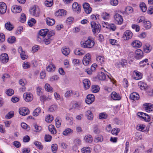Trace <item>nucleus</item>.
Here are the masks:
<instances>
[{
  "label": "nucleus",
  "instance_id": "obj_27",
  "mask_svg": "<svg viewBox=\"0 0 153 153\" xmlns=\"http://www.w3.org/2000/svg\"><path fill=\"white\" fill-rule=\"evenodd\" d=\"M85 115L88 120H92L93 115L91 111H87L85 113Z\"/></svg>",
  "mask_w": 153,
  "mask_h": 153
},
{
  "label": "nucleus",
  "instance_id": "obj_34",
  "mask_svg": "<svg viewBox=\"0 0 153 153\" xmlns=\"http://www.w3.org/2000/svg\"><path fill=\"white\" fill-rule=\"evenodd\" d=\"M74 53L76 55L81 56L85 54V52L82 50L77 49L75 51Z\"/></svg>",
  "mask_w": 153,
  "mask_h": 153
},
{
  "label": "nucleus",
  "instance_id": "obj_47",
  "mask_svg": "<svg viewBox=\"0 0 153 153\" xmlns=\"http://www.w3.org/2000/svg\"><path fill=\"white\" fill-rule=\"evenodd\" d=\"M26 17L25 14L24 13H22L21 14L20 18V21L21 22L24 23L26 20Z\"/></svg>",
  "mask_w": 153,
  "mask_h": 153
},
{
  "label": "nucleus",
  "instance_id": "obj_10",
  "mask_svg": "<svg viewBox=\"0 0 153 153\" xmlns=\"http://www.w3.org/2000/svg\"><path fill=\"white\" fill-rule=\"evenodd\" d=\"M83 8L87 14H89L92 11L91 7H90L89 4L87 3H85L83 4Z\"/></svg>",
  "mask_w": 153,
  "mask_h": 153
},
{
  "label": "nucleus",
  "instance_id": "obj_37",
  "mask_svg": "<svg viewBox=\"0 0 153 153\" xmlns=\"http://www.w3.org/2000/svg\"><path fill=\"white\" fill-rule=\"evenodd\" d=\"M100 88L97 85H92L91 86V91L94 93L98 92Z\"/></svg>",
  "mask_w": 153,
  "mask_h": 153
},
{
  "label": "nucleus",
  "instance_id": "obj_57",
  "mask_svg": "<svg viewBox=\"0 0 153 153\" xmlns=\"http://www.w3.org/2000/svg\"><path fill=\"white\" fill-rule=\"evenodd\" d=\"M146 20L145 19V18L143 16H141L139 17L137 19V22L138 23L142 22L143 24L144 23V22Z\"/></svg>",
  "mask_w": 153,
  "mask_h": 153
},
{
  "label": "nucleus",
  "instance_id": "obj_63",
  "mask_svg": "<svg viewBox=\"0 0 153 153\" xmlns=\"http://www.w3.org/2000/svg\"><path fill=\"white\" fill-rule=\"evenodd\" d=\"M52 137L49 135H45V140L46 142L50 141L51 140Z\"/></svg>",
  "mask_w": 153,
  "mask_h": 153
},
{
  "label": "nucleus",
  "instance_id": "obj_54",
  "mask_svg": "<svg viewBox=\"0 0 153 153\" xmlns=\"http://www.w3.org/2000/svg\"><path fill=\"white\" fill-rule=\"evenodd\" d=\"M73 94V91L72 90H69L67 91L65 94V97L68 98L71 96Z\"/></svg>",
  "mask_w": 153,
  "mask_h": 153
},
{
  "label": "nucleus",
  "instance_id": "obj_36",
  "mask_svg": "<svg viewBox=\"0 0 153 153\" xmlns=\"http://www.w3.org/2000/svg\"><path fill=\"white\" fill-rule=\"evenodd\" d=\"M104 58L103 56H97L96 57V60L100 65H101L104 62Z\"/></svg>",
  "mask_w": 153,
  "mask_h": 153
},
{
  "label": "nucleus",
  "instance_id": "obj_50",
  "mask_svg": "<svg viewBox=\"0 0 153 153\" xmlns=\"http://www.w3.org/2000/svg\"><path fill=\"white\" fill-rule=\"evenodd\" d=\"M138 86L142 90H144L146 88V85L142 82H138Z\"/></svg>",
  "mask_w": 153,
  "mask_h": 153
},
{
  "label": "nucleus",
  "instance_id": "obj_15",
  "mask_svg": "<svg viewBox=\"0 0 153 153\" xmlns=\"http://www.w3.org/2000/svg\"><path fill=\"white\" fill-rule=\"evenodd\" d=\"M66 13L67 12L65 10L63 9H59L55 12V14L56 16H58L65 15Z\"/></svg>",
  "mask_w": 153,
  "mask_h": 153
},
{
  "label": "nucleus",
  "instance_id": "obj_28",
  "mask_svg": "<svg viewBox=\"0 0 153 153\" xmlns=\"http://www.w3.org/2000/svg\"><path fill=\"white\" fill-rule=\"evenodd\" d=\"M54 118L52 115L48 114L45 118V120L48 123H51L53 120Z\"/></svg>",
  "mask_w": 153,
  "mask_h": 153
},
{
  "label": "nucleus",
  "instance_id": "obj_6",
  "mask_svg": "<svg viewBox=\"0 0 153 153\" xmlns=\"http://www.w3.org/2000/svg\"><path fill=\"white\" fill-rule=\"evenodd\" d=\"M143 106L144 108L147 112L153 111V104L146 103L143 104Z\"/></svg>",
  "mask_w": 153,
  "mask_h": 153
},
{
  "label": "nucleus",
  "instance_id": "obj_39",
  "mask_svg": "<svg viewBox=\"0 0 153 153\" xmlns=\"http://www.w3.org/2000/svg\"><path fill=\"white\" fill-rule=\"evenodd\" d=\"M140 7L143 12H144L146 10V6L144 3L143 2L141 3L140 4Z\"/></svg>",
  "mask_w": 153,
  "mask_h": 153
},
{
  "label": "nucleus",
  "instance_id": "obj_23",
  "mask_svg": "<svg viewBox=\"0 0 153 153\" xmlns=\"http://www.w3.org/2000/svg\"><path fill=\"white\" fill-rule=\"evenodd\" d=\"M83 83L85 88L86 89H87L89 88L91 83L90 81L88 79H84L83 81Z\"/></svg>",
  "mask_w": 153,
  "mask_h": 153
},
{
  "label": "nucleus",
  "instance_id": "obj_2",
  "mask_svg": "<svg viewBox=\"0 0 153 153\" xmlns=\"http://www.w3.org/2000/svg\"><path fill=\"white\" fill-rule=\"evenodd\" d=\"M91 25L92 31L94 34L96 33H99L100 32L101 27V26L99 23H97L93 21L91 22Z\"/></svg>",
  "mask_w": 153,
  "mask_h": 153
},
{
  "label": "nucleus",
  "instance_id": "obj_3",
  "mask_svg": "<svg viewBox=\"0 0 153 153\" xmlns=\"http://www.w3.org/2000/svg\"><path fill=\"white\" fill-rule=\"evenodd\" d=\"M83 64L85 66H87L91 62V55L88 53L84 56L82 60Z\"/></svg>",
  "mask_w": 153,
  "mask_h": 153
},
{
  "label": "nucleus",
  "instance_id": "obj_7",
  "mask_svg": "<svg viewBox=\"0 0 153 153\" xmlns=\"http://www.w3.org/2000/svg\"><path fill=\"white\" fill-rule=\"evenodd\" d=\"M133 35L131 32L129 30H127L124 33L123 38L125 40H127L131 39Z\"/></svg>",
  "mask_w": 153,
  "mask_h": 153
},
{
  "label": "nucleus",
  "instance_id": "obj_51",
  "mask_svg": "<svg viewBox=\"0 0 153 153\" xmlns=\"http://www.w3.org/2000/svg\"><path fill=\"white\" fill-rule=\"evenodd\" d=\"M51 99V97H46L44 95L41 96L40 97V101L43 102L46 100H49Z\"/></svg>",
  "mask_w": 153,
  "mask_h": 153
},
{
  "label": "nucleus",
  "instance_id": "obj_52",
  "mask_svg": "<svg viewBox=\"0 0 153 153\" xmlns=\"http://www.w3.org/2000/svg\"><path fill=\"white\" fill-rule=\"evenodd\" d=\"M53 0H47L45 2V4L47 7H51L53 5Z\"/></svg>",
  "mask_w": 153,
  "mask_h": 153
},
{
  "label": "nucleus",
  "instance_id": "obj_14",
  "mask_svg": "<svg viewBox=\"0 0 153 153\" xmlns=\"http://www.w3.org/2000/svg\"><path fill=\"white\" fill-rule=\"evenodd\" d=\"M114 18L118 24L121 25L123 22V19L122 16L118 13L114 16Z\"/></svg>",
  "mask_w": 153,
  "mask_h": 153
},
{
  "label": "nucleus",
  "instance_id": "obj_1",
  "mask_svg": "<svg viewBox=\"0 0 153 153\" xmlns=\"http://www.w3.org/2000/svg\"><path fill=\"white\" fill-rule=\"evenodd\" d=\"M91 37H88V39L85 42H81V44L82 47L85 48H90L93 46L94 44V41L91 39Z\"/></svg>",
  "mask_w": 153,
  "mask_h": 153
},
{
  "label": "nucleus",
  "instance_id": "obj_53",
  "mask_svg": "<svg viewBox=\"0 0 153 153\" xmlns=\"http://www.w3.org/2000/svg\"><path fill=\"white\" fill-rule=\"evenodd\" d=\"M57 108L56 106L55 105H52L50 106L48 109L49 111L53 112L55 111Z\"/></svg>",
  "mask_w": 153,
  "mask_h": 153
},
{
  "label": "nucleus",
  "instance_id": "obj_49",
  "mask_svg": "<svg viewBox=\"0 0 153 153\" xmlns=\"http://www.w3.org/2000/svg\"><path fill=\"white\" fill-rule=\"evenodd\" d=\"M21 126L22 128L25 129L27 131L29 130L30 129V127L26 123H22L21 124Z\"/></svg>",
  "mask_w": 153,
  "mask_h": 153
},
{
  "label": "nucleus",
  "instance_id": "obj_61",
  "mask_svg": "<svg viewBox=\"0 0 153 153\" xmlns=\"http://www.w3.org/2000/svg\"><path fill=\"white\" fill-rule=\"evenodd\" d=\"M111 4L114 6H116L118 3V0H110Z\"/></svg>",
  "mask_w": 153,
  "mask_h": 153
},
{
  "label": "nucleus",
  "instance_id": "obj_9",
  "mask_svg": "<svg viewBox=\"0 0 153 153\" xmlns=\"http://www.w3.org/2000/svg\"><path fill=\"white\" fill-rule=\"evenodd\" d=\"M135 54V58L137 59H141L144 56L143 52L140 49H137L136 51Z\"/></svg>",
  "mask_w": 153,
  "mask_h": 153
},
{
  "label": "nucleus",
  "instance_id": "obj_33",
  "mask_svg": "<svg viewBox=\"0 0 153 153\" xmlns=\"http://www.w3.org/2000/svg\"><path fill=\"white\" fill-rule=\"evenodd\" d=\"M45 90L48 92H51L53 91V88L48 83H46L45 84Z\"/></svg>",
  "mask_w": 153,
  "mask_h": 153
},
{
  "label": "nucleus",
  "instance_id": "obj_30",
  "mask_svg": "<svg viewBox=\"0 0 153 153\" xmlns=\"http://www.w3.org/2000/svg\"><path fill=\"white\" fill-rule=\"evenodd\" d=\"M6 28L8 30H11L13 28V26L10 23L8 22L5 24Z\"/></svg>",
  "mask_w": 153,
  "mask_h": 153
},
{
  "label": "nucleus",
  "instance_id": "obj_4",
  "mask_svg": "<svg viewBox=\"0 0 153 153\" xmlns=\"http://www.w3.org/2000/svg\"><path fill=\"white\" fill-rule=\"evenodd\" d=\"M23 97L26 102H29L33 99L32 94L30 93H25L23 94Z\"/></svg>",
  "mask_w": 153,
  "mask_h": 153
},
{
  "label": "nucleus",
  "instance_id": "obj_20",
  "mask_svg": "<svg viewBox=\"0 0 153 153\" xmlns=\"http://www.w3.org/2000/svg\"><path fill=\"white\" fill-rule=\"evenodd\" d=\"M46 22L47 24L49 26L53 25L55 22L54 19L49 17H47L46 19Z\"/></svg>",
  "mask_w": 153,
  "mask_h": 153
},
{
  "label": "nucleus",
  "instance_id": "obj_56",
  "mask_svg": "<svg viewBox=\"0 0 153 153\" xmlns=\"http://www.w3.org/2000/svg\"><path fill=\"white\" fill-rule=\"evenodd\" d=\"M103 140V138L102 136L101 135L97 137H96L94 141L96 143H98L99 142H102Z\"/></svg>",
  "mask_w": 153,
  "mask_h": 153
},
{
  "label": "nucleus",
  "instance_id": "obj_25",
  "mask_svg": "<svg viewBox=\"0 0 153 153\" xmlns=\"http://www.w3.org/2000/svg\"><path fill=\"white\" fill-rule=\"evenodd\" d=\"M48 128L49 130L52 134H55L56 133V130L54 125H49Z\"/></svg>",
  "mask_w": 153,
  "mask_h": 153
},
{
  "label": "nucleus",
  "instance_id": "obj_24",
  "mask_svg": "<svg viewBox=\"0 0 153 153\" xmlns=\"http://www.w3.org/2000/svg\"><path fill=\"white\" fill-rule=\"evenodd\" d=\"M49 30L48 29H41L39 31V35L43 37H45L47 34Z\"/></svg>",
  "mask_w": 153,
  "mask_h": 153
},
{
  "label": "nucleus",
  "instance_id": "obj_16",
  "mask_svg": "<svg viewBox=\"0 0 153 153\" xmlns=\"http://www.w3.org/2000/svg\"><path fill=\"white\" fill-rule=\"evenodd\" d=\"M18 51L20 54L21 57L22 59L25 60L27 58V56L25 54V52L23 51V49L20 46L19 48Z\"/></svg>",
  "mask_w": 153,
  "mask_h": 153
},
{
  "label": "nucleus",
  "instance_id": "obj_31",
  "mask_svg": "<svg viewBox=\"0 0 153 153\" xmlns=\"http://www.w3.org/2000/svg\"><path fill=\"white\" fill-rule=\"evenodd\" d=\"M55 69V67L53 64H50L47 67V70L49 72L53 71Z\"/></svg>",
  "mask_w": 153,
  "mask_h": 153
},
{
  "label": "nucleus",
  "instance_id": "obj_38",
  "mask_svg": "<svg viewBox=\"0 0 153 153\" xmlns=\"http://www.w3.org/2000/svg\"><path fill=\"white\" fill-rule=\"evenodd\" d=\"M98 78L100 80H103L105 79L106 75L104 73L101 72L99 74Z\"/></svg>",
  "mask_w": 153,
  "mask_h": 153
},
{
  "label": "nucleus",
  "instance_id": "obj_21",
  "mask_svg": "<svg viewBox=\"0 0 153 153\" xmlns=\"http://www.w3.org/2000/svg\"><path fill=\"white\" fill-rule=\"evenodd\" d=\"M7 6L4 3H2L0 4V13L2 14L4 13L6 11Z\"/></svg>",
  "mask_w": 153,
  "mask_h": 153
},
{
  "label": "nucleus",
  "instance_id": "obj_40",
  "mask_svg": "<svg viewBox=\"0 0 153 153\" xmlns=\"http://www.w3.org/2000/svg\"><path fill=\"white\" fill-rule=\"evenodd\" d=\"M7 41L10 43H13L16 41V38L14 36H11L7 39Z\"/></svg>",
  "mask_w": 153,
  "mask_h": 153
},
{
  "label": "nucleus",
  "instance_id": "obj_18",
  "mask_svg": "<svg viewBox=\"0 0 153 153\" xmlns=\"http://www.w3.org/2000/svg\"><path fill=\"white\" fill-rule=\"evenodd\" d=\"M29 12L30 14L34 16L37 17L38 15L36 7L35 6H34L32 8H31L29 10Z\"/></svg>",
  "mask_w": 153,
  "mask_h": 153
},
{
  "label": "nucleus",
  "instance_id": "obj_60",
  "mask_svg": "<svg viewBox=\"0 0 153 153\" xmlns=\"http://www.w3.org/2000/svg\"><path fill=\"white\" fill-rule=\"evenodd\" d=\"M125 11L126 13H129L132 12L133 9L131 7L128 6L126 8Z\"/></svg>",
  "mask_w": 153,
  "mask_h": 153
},
{
  "label": "nucleus",
  "instance_id": "obj_48",
  "mask_svg": "<svg viewBox=\"0 0 153 153\" xmlns=\"http://www.w3.org/2000/svg\"><path fill=\"white\" fill-rule=\"evenodd\" d=\"M6 93L7 95L11 96L14 94V91L11 89H9L6 91Z\"/></svg>",
  "mask_w": 153,
  "mask_h": 153
},
{
  "label": "nucleus",
  "instance_id": "obj_19",
  "mask_svg": "<svg viewBox=\"0 0 153 153\" xmlns=\"http://www.w3.org/2000/svg\"><path fill=\"white\" fill-rule=\"evenodd\" d=\"M111 98L114 100H120L121 99V97L119 94H117L114 91L111 94Z\"/></svg>",
  "mask_w": 153,
  "mask_h": 153
},
{
  "label": "nucleus",
  "instance_id": "obj_32",
  "mask_svg": "<svg viewBox=\"0 0 153 153\" xmlns=\"http://www.w3.org/2000/svg\"><path fill=\"white\" fill-rule=\"evenodd\" d=\"M144 27L146 29H149L151 27V24L150 22L146 20L143 24Z\"/></svg>",
  "mask_w": 153,
  "mask_h": 153
},
{
  "label": "nucleus",
  "instance_id": "obj_41",
  "mask_svg": "<svg viewBox=\"0 0 153 153\" xmlns=\"http://www.w3.org/2000/svg\"><path fill=\"white\" fill-rule=\"evenodd\" d=\"M101 16L103 19L106 20L108 19L110 16V14L106 12H104L102 13Z\"/></svg>",
  "mask_w": 153,
  "mask_h": 153
},
{
  "label": "nucleus",
  "instance_id": "obj_62",
  "mask_svg": "<svg viewBox=\"0 0 153 153\" xmlns=\"http://www.w3.org/2000/svg\"><path fill=\"white\" fill-rule=\"evenodd\" d=\"M5 40V36L2 33H0V42H3Z\"/></svg>",
  "mask_w": 153,
  "mask_h": 153
},
{
  "label": "nucleus",
  "instance_id": "obj_29",
  "mask_svg": "<svg viewBox=\"0 0 153 153\" xmlns=\"http://www.w3.org/2000/svg\"><path fill=\"white\" fill-rule=\"evenodd\" d=\"M84 140L86 142L89 143H91L93 140L92 138L90 135H87L85 136Z\"/></svg>",
  "mask_w": 153,
  "mask_h": 153
},
{
  "label": "nucleus",
  "instance_id": "obj_5",
  "mask_svg": "<svg viewBox=\"0 0 153 153\" xmlns=\"http://www.w3.org/2000/svg\"><path fill=\"white\" fill-rule=\"evenodd\" d=\"M95 99V97L93 94H89L87 96L85 102L88 104H91L94 101Z\"/></svg>",
  "mask_w": 153,
  "mask_h": 153
},
{
  "label": "nucleus",
  "instance_id": "obj_35",
  "mask_svg": "<svg viewBox=\"0 0 153 153\" xmlns=\"http://www.w3.org/2000/svg\"><path fill=\"white\" fill-rule=\"evenodd\" d=\"M135 75V76H134V79L136 80H139L142 78V75L139 72L136 71H134Z\"/></svg>",
  "mask_w": 153,
  "mask_h": 153
},
{
  "label": "nucleus",
  "instance_id": "obj_8",
  "mask_svg": "<svg viewBox=\"0 0 153 153\" xmlns=\"http://www.w3.org/2000/svg\"><path fill=\"white\" fill-rule=\"evenodd\" d=\"M0 58L1 61L3 63H7L9 60L8 55L6 53H2Z\"/></svg>",
  "mask_w": 153,
  "mask_h": 153
},
{
  "label": "nucleus",
  "instance_id": "obj_42",
  "mask_svg": "<svg viewBox=\"0 0 153 153\" xmlns=\"http://www.w3.org/2000/svg\"><path fill=\"white\" fill-rule=\"evenodd\" d=\"M51 148L52 152L53 153H56L58 149V146L57 144H53L51 146Z\"/></svg>",
  "mask_w": 153,
  "mask_h": 153
},
{
  "label": "nucleus",
  "instance_id": "obj_13",
  "mask_svg": "<svg viewBox=\"0 0 153 153\" xmlns=\"http://www.w3.org/2000/svg\"><path fill=\"white\" fill-rule=\"evenodd\" d=\"M81 5L79 4L77 2H74L73 3L72 5V8L74 11L76 12L77 13L80 12L81 10Z\"/></svg>",
  "mask_w": 153,
  "mask_h": 153
},
{
  "label": "nucleus",
  "instance_id": "obj_55",
  "mask_svg": "<svg viewBox=\"0 0 153 153\" xmlns=\"http://www.w3.org/2000/svg\"><path fill=\"white\" fill-rule=\"evenodd\" d=\"M22 66L23 68L25 69L29 68L30 67V63L27 62H23Z\"/></svg>",
  "mask_w": 153,
  "mask_h": 153
},
{
  "label": "nucleus",
  "instance_id": "obj_64",
  "mask_svg": "<svg viewBox=\"0 0 153 153\" xmlns=\"http://www.w3.org/2000/svg\"><path fill=\"white\" fill-rule=\"evenodd\" d=\"M107 115L104 113H100L99 115V118L100 119H105L107 118Z\"/></svg>",
  "mask_w": 153,
  "mask_h": 153
},
{
  "label": "nucleus",
  "instance_id": "obj_46",
  "mask_svg": "<svg viewBox=\"0 0 153 153\" xmlns=\"http://www.w3.org/2000/svg\"><path fill=\"white\" fill-rule=\"evenodd\" d=\"M120 129L117 128H114L112 130L111 133L113 134L117 135L118 133L120 132Z\"/></svg>",
  "mask_w": 153,
  "mask_h": 153
},
{
  "label": "nucleus",
  "instance_id": "obj_45",
  "mask_svg": "<svg viewBox=\"0 0 153 153\" xmlns=\"http://www.w3.org/2000/svg\"><path fill=\"white\" fill-rule=\"evenodd\" d=\"M51 40L52 39L48 36L45 38L44 39V41L46 45H48L50 44Z\"/></svg>",
  "mask_w": 153,
  "mask_h": 153
},
{
  "label": "nucleus",
  "instance_id": "obj_44",
  "mask_svg": "<svg viewBox=\"0 0 153 153\" xmlns=\"http://www.w3.org/2000/svg\"><path fill=\"white\" fill-rule=\"evenodd\" d=\"M90 149L89 147H85L82 149L81 151L83 153H90L91 152Z\"/></svg>",
  "mask_w": 153,
  "mask_h": 153
},
{
  "label": "nucleus",
  "instance_id": "obj_12",
  "mask_svg": "<svg viewBox=\"0 0 153 153\" xmlns=\"http://www.w3.org/2000/svg\"><path fill=\"white\" fill-rule=\"evenodd\" d=\"M12 12L15 13H19L22 10V8L21 6L16 5H13L11 9Z\"/></svg>",
  "mask_w": 153,
  "mask_h": 153
},
{
  "label": "nucleus",
  "instance_id": "obj_22",
  "mask_svg": "<svg viewBox=\"0 0 153 153\" xmlns=\"http://www.w3.org/2000/svg\"><path fill=\"white\" fill-rule=\"evenodd\" d=\"M132 46L135 48H137L140 47L142 45V43L139 41L136 40L134 41L132 43Z\"/></svg>",
  "mask_w": 153,
  "mask_h": 153
},
{
  "label": "nucleus",
  "instance_id": "obj_59",
  "mask_svg": "<svg viewBox=\"0 0 153 153\" xmlns=\"http://www.w3.org/2000/svg\"><path fill=\"white\" fill-rule=\"evenodd\" d=\"M13 111H10L5 116V118L8 119L11 118L13 116Z\"/></svg>",
  "mask_w": 153,
  "mask_h": 153
},
{
  "label": "nucleus",
  "instance_id": "obj_43",
  "mask_svg": "<svg viewBox=\"0 0 153 153\" xmlns=\"http://www.w3.org/2000/svg\"><path fill=\"white\" fill-rule=\"evenodd\" d=\"M148 59H145L141 61L140 62V67H143L146 65H149V63H147Z\"/></svg>",
  "mask_w": 153,
  "mask_h": 153
},
{
  "label": "nucleus",
  "instance_id": "obj_26",
  "mask_svg": "<svg viewBox=\"0 0 153 153\" xmlns=\"http://www.w3.org/2000/svg\"><path fill=\"white\" fill-rule=\"evenodd\" d=\"M61 51L63 54L65 56L68 55L70 53L69 49L68 48L63 47Z\"/></svg>",
  "mask_w": 153,
  "mask_h": 153
},
{
  "label": "nucleus",
  "instance_id": "obj_11",
  "mask_svg": "<svg viewBox=\"0 0 153 153\" xmlns=\"http://www.w3.org/2000/svg\"><path fill=\"white\" fill-rule=\"evenodd\" d=\"M19 112L21 115L25 116L29 114V111L27 108L23 107L19 109Z\"/></svg>",
  "mask_w": 153,
  "mask_h": 153
},
{
  "label": "nucleus",
  "instance_id": "obj_58",
  "mask_svg": "<svg viewBox=\"0 0 153 153\" xmlns=\"http://www.w3.org/2000/svg\"><path fill=\"white\" fill-rule=\"evenodd\" d=\"M72 131V130L70 128H68L63 132V134L65 135H67Z\"/></svg>",
  "mask_w": 153,
  "mask_h": 153
},
{
  "label": "nucleus",
  "instance_id": "obj_17",
  "mask_svg": "<svg viewBox=\"0 0 153 153\" xmlns=\"http://www.w3.org/2000/svg\"><path fill=\"white\" fill-rule=\"evenodd\" d=\"M130 99L134 101L138 100L140 98L138 94L136 92H133L130 95Z\"/></svg>",
  "mask_w": 153,
  "mask_h": 153
}]
</instances>
